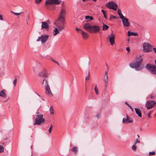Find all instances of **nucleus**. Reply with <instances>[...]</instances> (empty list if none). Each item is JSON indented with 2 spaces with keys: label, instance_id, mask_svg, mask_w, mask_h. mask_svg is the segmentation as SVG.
I'll use <instances>...</instances> for the list:
<instances>
[{
  "label": "nucleus",
  "instance_id": "nucleus-43",
  "mask_svg": "<svg viewBox=\"0 0 156 156\" xmlns=\"http://www.w3.org/2000/svg\"><path fill=\"white\" fill-rule=\"evenodd\" d=\"M140 141L138 140V139H136L135 140V141L134 143V144H136L138 143H140Z\"/></svg>",
  "mask_w": 156,
  "mask_h": 156
},
{
  "label": "nucleus",
  "instance_id": "nucleus-37",
  "mask_svg": "<svg viewBox=\"0 0 156 156\" xmlns=\"http://www.w3.org/2000/svg\"><path fill=\"white\" fill-rule=\"evenodd\" d=\"M35 2L37 4L40 3L42 1V0H35Z\"/></svg>",
  "mask_w": 156,
  "mask_h": 156
},
{
  "label": "nucleus",
  "instance_id": "nucleus-31",
  "mask_svg": "<svg viewBox=\"0 0 156 156\" xmlns=\"http://www.w3.org/2000/svg\"><path fill=\"white\" fill-rule=\"evenodd\" d=\"M44 70H42L41 72H40L38 73V75L40 77H42L43 75V74L44 73Z\"/></svg>",
  "mask_w": 156,
  "mask_h": 156
},
{
  "label": "nucleus",
  "instance_id": "nucleus-40",
  "mask_svg": "<svg viewBox=\"0 0 156 156\" xmlns=\"http://www.w3.org/2000/svg\"><path fill=\"white\" fill-rule=\"evenodd\" d=\"M17 79H15L13 81V83L14 85V86L15 87L16 86V83H17Z\"/></svg>",
  "mask_w": 156,
  "mask_h": 156
},
{
  "label": "nucleus",
  "instance_id": "nucleus-19",
  "mask_svg": "<svg viewBox=\"0 0 156 156\" xmlns=\"http://www.w3.org/2000/svg\"><path fill=\"white\" fill-rule=\"evenodd\" d=\"M135 111L136 113L138 115L139 117H142L141 111L139 108H135Z\"/></svg>",
  "mask_w": 156,
  "mask_h": 156
},
{
  "label": "nucleus",
  "instance_id": "nucleus-30",
  "mask_svg": "<svg viewBox=\"0 0 156 156\" xmlns=\"http://www.w3.org/2000/svg\"><path fill=\"white\" fill-rule=\"evenodd\" d=\"M4 151V148L2 146L0 145V153L3 152Z\"/></svg>",
  "mask_w": 156,
  "mask_h": 156
},
{
  "label": "nucleus",
  "instance_id": "nucleus-59",
  "mask_svg": "<svg viewBox=\"0 0 156 156\" xmlns=\"http://www.w3.org/2000/svg\"><path fill=\"white\" fill-rule=\"evenodd\" d=\"M105 74L106 75V76H108V73L107 72H105Z\"/></svg>",
  "mask_w": 156,
  "mask_h": 156
},
{
  "label": "nucleus",
  "instance_id": "nucleus-58",
  "mask_svg": "<svg viewBox=\"0 0 156 156\" xmlns=\"http://www.w3.org/2000/svg\"><path fill=\"white\" fill-rule=\"evenodd\" d=\"M154 96H151V99H154Z\"/></svg>",
  "mask_w": 156,
  "mask_h": 156
},
{
  "label": "nucleus",
  "instance_id": "nucleus-41",
  "mask_svg": "<svg viewBox=\"0 0 156 156\" xmlns=\"http://www.w3.org/2000/svg\"><path fill=\"white\" fill-rule=\"evenodd\" d=\"M52 127H53L52 125H51V126L50 127V128H49V129H48V132L49 133H51L52 130Z\"/></svg>",
  "mask_w": 156,
  "mask_h": 156
},
{
  "label": "nucleus",
  "instance_id": "nucleus-51",
  "mask_svg": "<svg viewBox=\"0 0 156 156\" xmlns=\"http://www.w3.org/2000/svg\"><path fill=\"white\" fill-rule=\"evenodd\" d=\"M61 5H62V8H63V9H65V6L64 4L63 3H62L61 4Z\"/></svg>",
  "mask_w": 156,
  "mask_h": 156
},
{
  "label": "nucleus",
  "instance_id": "nucleus-52",
  "mask_svg": "<svg viewBox=\"0 0 156 156\" xmlns=\"http://www.w3.org/2000/svg\"><path fill=\"white\" fill-rule=\"evenodd\" d=\"M51 60H52L53 62H54L55 63H56V64H57V62H58L57 61H55V60H54V59H51Z\"/></svg>",
  "mask_w": 156,
  "mask_h": 156
},
{
  "label": "nucleus",
  "instance_id": "nucleus-32",
  "mask_svg": "<svg viewBox=\"0 0 156 156\" xmlns=\"http://www.w3.org/2000/svg\"><path fill=\"white\" fill-rule=\"evenodd\" d=\"M48 76V74L46 73L44 71L43 74V75L42 77L44 78H46Z\"/></svg>",
  "mask_w": 156,
  "mask_h": 156
},
{
  "label": "nucleus",
  "instance_id": "nucleus-42",
  "mask_svg": "<svg viewBox=\"0 0 156 156\" xmlns=\"http://www.w3.org/2000/svg\"><path fill=\"white\" fill-rule=\"evenodd\" d=\"M11 12L12 13H13L14 14H15L16 15H19L20 14H21L22 13V12H20V13H16V12H13L12 11H11Z\"/></svg>",
  "mask_w": 156,
  "mask_h": 156
},
{
  "label": "nucleus",
  "instance_id": "nucleus-64",
  "mask_svg": "<svg viewBox=\"0 0 156 156\" xmlns=\"http://www.w3.org/2000/svg\"><path fill=\"white\" fill-rule=\"evenodd\" d=\"M155 64L156 65V59L155 60Z\"/></svg>",
  "mask_w": 156,
  "mask_h": 156
},
{
  "label": "nucleus",
  "instance_id": "nucleus-21",
  "mask_svg": "<svg viewBox=\"0 0 156 156\" xmlns=\"http://www.w3.org/2000/svg\"><path fill=\"white\" fill-rule=\"evenodd\" d=\"M0 96L3 98H5L6 97V94L3 90H2L0 91Z\"/></svg>",
  "mask_w": 156,
  "mask_h": 156
},
{
  "label": "nucleus",
  "instance_id": "nucleus-11",
  "mask_svg": "<svg viewBox=\"0 0 156 156\" xmlns=\"http://www.w3.org/2000/svg\"><path fill=\"white\" fill-rule=\"evenodd\" d=\"M122 121L124 123L128 124L133 122V119L129 117L128 115H127L126 118H123Z\"/></svg>",
  "mask_w": 156,
  "mask_h": 156
},
{
  "label": "nucleus",
  "instance_id": "nucleus-57",
  "mask_svg": "<svg viewBox=\"0 0 156 156\" xmlns=\"http://www.w3.org/2000/svg\"><path fill=\"white\" fill-rule=\"evenodd\" d=\"M0 20H3L2 16L1 15H0Z\"/></svg>",
  "mask_w": 156,
  "mask_h": 156
},
{
  "label": "nucleus",
  "instance_id": "nucleus-20",
  "mask_svg": "<svg viewBox=\"0 0 156 156\" xmlns=\"http://www.w3.org/2000/svg\"><path fill=\"white\" fill-rule=\"evenodd\" d=\"M61 24H62V26H60L58 23L56 26L58 28V30L59 31H62L63 29L64 28V24H63L61 22H60Z\"/></svg>",
  "mask_w": 156,
  "mask_h": 156
},
{
  "label": "nucleus",
  "instance_id": "nucleus-56",
  "mask_svg": "<svg viewBox=\"0 0 156 156\" xmlns=\"http://www.w3.org/2000/svg\"><path fill=\"white\" fill-rule=\"evenodd\" d=\"M33 70H34V72H36L37 71L36 70V69H35L34 68H33Z\"/></svg>",
  "mask_w": 156,
  "mask_h": 156
},
{
  "label": "nucleus",
  "instance_id": "nucleus-36",
  "mask_svg": "<svg viewBox=\"0 0 156 156\" xmlns=\"http://www.w3.org/2000/svg\"><path fill=\"white\" fill-rule=\"evenodd\" d=\"M113 19H117V18L116 17V16H113L112 15H111L110 16V18L109 20H111L112 19H113Z\"/></svg>",
  "mask_w": 156,
  "mask_h": 156
},
{
  "label": "nucleus",
  "instance_id": "nucleus-53",
  "mask_svg": "<svg viewBox=\"0 0 156 156\" xmlns=\"http://www.w3.org/2000/svg\"><path fill=\"white\" fill-rule=\"evenodd\" d=\"M125 104L127 105V106H128V107L129 106H130L126 102H125Z\"/></svg>",
  "mask_w": 156,
  "mask_h": 156
},
{
  "label": "nucleus",
  "instance_id": "nucleus-24",
  "mask_svg": "<svg viewBox=\"0 0 156 156\" xmlns=\"http://www.w3.org/2000/svg\"><path fill=\"white\" fill-rule=\"evenodd\" d=\"M104 83L105 84V88H106L107 86H108V76H106V79H105L104 80Z\"/></svg>",
  "mask_w": 156,
  "mask_h": 156
},
{
  "label": "nucleus",
  "instance_id": "nucleus-62",
  "mask_svg": "<svg viewBox=\"0 0 156 156\" xmlns=\"http://www.w3.org/2000/svg\"><path fill=\"white\" fill-rule=\"evenodd\" d=\"M92 1H94V2H96L97 0H92Z\"/></svg>",
  "mask_w": 156,
  "mask_h": 156
},
{
  "label": "nucleus",
  "instance_id": "nucleus-22",
  "mask_svg": "<svg viewBox=\"0 0 156 156\" xmlns=\"http://www.w3.org/2000/svg\"><path fill=\"white\" fill-rule=\"evenodd\" d=\"M71 151L74 153L75 154H76L77 153V151H78V148L76 146H74L71 149Z\"/></svg>",
  "mask_w": 156,
  "mask_h": 156
},
{
  "label": "nucleus",
  "instance_id": "nucleus-15",
  "mask_svg": "<svg viewBox=\"0 0 156 156\" xmlns=\"http://www.w3.org/2000/svg\"><path fill=\"white\" fill-rule=\"evenodd\" d=\"M91 25L89 23H84L83 24L84 28L86 30H87L89 32V30L91 28Z\"/></svg>",
  "mask_w": 156,
  "mask_h": 156
},
{
  "label": "nucleus",
  "instance_id": "nucleus-9",
  "mask_svg": "<svg viewBox=\"0 0 156 156\" xmlns=\"http://www.w3.org/2000/svg\"><path fill=\"white\" fill-rule=\"evenodd\" d=\"M152 48V46L149 43H144L143 46V51L145 52H151V49Z\"/></svg>",
  "mask_w": 156,
  "mask_h": 156
},
{
  "label": "nucleus",
  "instance_id": "nucleus-4",
  "mask_svg": "<svg viewBox=\"0 0 156 156\" xmlns=\"http://www.w3.org/2000/svg\"><path fill=\"white\" fill-rule=\"evenodd\" d=\"M145 68L151 73L156 75V66L155 65L147 64L146 65Z\"/></svg>",
  "mask_w": 156,
  "mask_h": 156
},
{
  "label": "nucleus",
  "instance_id": "nucleus-28",
  "mask_svg": "<svg viewBox=\"0 0 156 156\" xmlns=\"http://www.w3.org/2000/svg\"><path fill=\"white\" fill-rule=\"evenodd\" d=\"M137 147L136 144H134L132 146L131 148L132 150L134 151H136Z\"/></svg>",
  "mask_w": 156,
  "mask_h": 156
},
{
  "label": "nucleus",
  "instance_id": "nucleus-60",
  "mask_svg": "<svg viewBox=\"0 0 156 156\" xmlns=\"http://www.w3.org/2000/svg\"><path fill=\"white\" fill-rule=\"evenodd\" d=\"M90 61H89V62H88V65H89H89H90Z\"/></svg>",
  "mask_w": 156,
  "mask_h": 156
},
{
  "label": "nucleus",
  "instance_id": "nucleus-38",
  "mask_svg": "<svg viewBox=\"0 0 156 156\" xmlns=\"http://www.w3.org/2000/svg\"><path fill=\"white\" fill-rule=\"evenodd\" d=\"M119 16H120V18L121 19H122H122H124V18L125 17L123 16V15L121 13L120 14H119L118 15Z\"/></svg>",
  "mask_w": 156,
  "mask_h": 156
},
{
  "label": "nucleus",
  "instance_id": "nucleus-2",
  "mask_svg": "<svg viewBox=\"0 0 156 156\" xmlns=\"http://www.w3.org/2000/svg\"><path fill=\"white\" fill-rule=\"evenodd\" d=\"M35 115L37 118L35 119V122L34 123V125L37 124L41 125L42 123V124L45 123V120L43 118V115L42 114L37 112H36Z\"/></svg>",
  "mask_w": 156,
  "mask_h": 156
},
{
  "label": "nucleus",
  "instance_id": "nucleus-26",
  "mask_svg": "<svg viewBox=\"0 0 156 156\" xmlns=\"http://www.w3.org/2000/svg\"><path fill=\"white\" fill-rule=\"evenodd\" d=\"M109 28V27L108 25H107L105 24H104L103 23V25L102 26V29L103 30H107Z\"/></svg>",
  "mask_w": 156,
  "mask_h": 156
},
{
  "label": "nucleus",
  "instance_id": "nucleus-25",
  "mask_svg": "<svg viewBox=\"0 0 156 156\" xmlns=\"http://www.w3.org/2000/svg\"><path fill=\"white\" fill-rule=\"evenodd\" d=\"M53 31L54 32L53 33V34L54 36L56 35L57 34H58L59 33V31L57 28H55Z\"/></svg>",
  "mask_w": 156,
  "mask_h": 156
},
{
  "label": "nucleus",
  "instance_id": "nucleus-29",
  "mask_svg": "<svg viewBox=\"0 0 156 156\" xmlns=\"http://www.w3.org/2000/svg\"><path fill=\"white\" fill-rule=\"evenodd\" d=\"M94 90H95V91L96 93V94L97 95H98L99 94L98 91V90L97 87V85L96 84L95 85V87L94 88Z\"/></svg>",
  "mask_w": 156,
  "mask_h": 156
},
{
  "label": "nucleus",
  "instance_id": "nucleus-46",
  "mask_svg": "<svg viewBox=\"0 0 156 156\" xmlns=\"http://www.w3.org/2000/svg\"><path fill=\"white\" fill-rule=\"evenodd\" d=\"M117 13L118 15L119 14L121 13V10L120 9H118Z\"/></svg>",
  "mask_w": 156,
  "mask_h": 156
},
{
  "label": "nucleus",
  "instance_id": "nucleus-35",
  "mask_svg": "<svg viewBox=\"0 0 156 156\" xmlns=\"http://www.w3.org/2000/svg\"><path fill=\"white\" fill-rule=\"evenodd\" d=\"M50 112L51 114H53V109L52 107L51 106L50 108Z\"/></svg>",
  "mask_w": 156,
  "mask_h": 156
},
{
  "label": "nucleus",
  "instance_id": "nucleus-14",
  "mask_svg": "<svg viewBox=\"0 0 156 156\" xmlns=\"http://www.w3.org/2000/svg\"><path fill=\"white\" fill-rule=\"evenodd\" d=\"M122 23L123 25L126 27H128L129 24L128 21V19L127 18H125L122 20Z\"/></svg>",
  "mask_w": 156,
  "mask_h": 156
},
{
  "label": "nucleus",
  "instance_id": "nucleus-17",
  "mask_svg": "<svg viewBox=\"0 0 156 156\" xmlns=\"http://www.w3.org/2000/svg\"><path fill=\"white\" fill-rule=\"evenodd\" d=\"M81 33L82 35V37L83 39H87L88 38V35L87 33L83 30H81Z\"/></svg>",
  "mask_w": 156,
  "mask_h": 156
},
{
  "label": "nucleus",
  "instance_id": "nucleus-50",
  "mask_svg": "<svg viewBox=\"0 0 156 156\" xmlns=\"http://www.w3.org/2000/svg\"><path fill=\"white\" fill-rule=\"evenodd\" d=\"M126 50L128 51L129 52L130 51V48L129 47H127L126 48Z\"/></svg>",
  "mask_w": 156,
  "mask_h": 156
},
{
  "label": "nucleus",
  "instance_id": "nucleus-13",
  "mask_svg": "<svg viewBox=\"0 0 156 156\" xmlns=\"http://www.w3.org/2000/svg\"><path fill=\"white\" fill-rule=\"evenodd\" d=\"M45 93L47 94L50 95V96H53V94L51 90L50 86L45 87Z\"/></svg>",
  "mask_w": 156,
  "mask_h": 156
},
{
  "label": "nucleus",
  "instance_id": "nucleus-39",
  "mask_svg": "<svg viewBox=\"0 0 156 156\" xmlns=\"http://www.w3.org/2000/svg\"><path fill=\"white\" fill-rule=\"evenodd\" d=\"M119 16H120V18L121 19H122H122H124V18L125 17L123 16V15L121 13L120 14H119L118 15Z\"/></svg>",
  "mask_w": 156,
  "mask_h": 156
},
{
  "label": "nucleus",
  "instance_id": "nucleus-54",
  "mask_svg": "<svg viewBox=\"0 0 156 156\" xmlns=\"http://www.w3.org/2000/svg\"><path fill=\"white\" fill-rule=\"evenodd\" d=\"M129 107L130 108V109H131L132 111H133V109L131 106H129Z\"/></svg>",
  "mask_w": 156,
  "mask_h": 156
},
{
  "label": "nucleus",
  "instance_id": "nucleus-1",
  "mask_svg": "<svg viewBox=\"0 0 156 156\" xmlns=\"http://www.w3.org/2000/svg\"><path fill=\"white\" fill-rule=\"evenodd\" d=\"M141 55H139L137 57L135 62L130 63L129 66L133 69H134L136 71H138L141 70L140 67L143 61V58H141Z\"/></svg>",
  "mask_w": 156,
  "mask_h": 156
},
{
  "label": "nucleus",
  "instance_id": "nucleus-7",
  "mask_svg": "<svg viewBox=\"0 0 156 156\" xmlns=\"http://www.w3.org/2000/svg\"><path fill=\"white\" fill-rule=\"evenodd\" d=\"M61 2V0H47L45 1V4L46 5H57Z\"/></svg>",
  "mask_w": 156,
  "mask_h": 156
},
{
  "label": "nucleus",
  "instance_id": "nucleus-55",
  "mask_svg": "<svg viewBox=\"0 0 156 156\" xmlns=\"http://www.w3.org/2000/svg\"><path fill=\"white\" fill-rule=\"evenodd\" d=\"M153 50L156 53V48H153Z\"/></svg>",
  "mask_w": 156,
  "mask_h": 156
},
{
  "label": "nucleus",
  "instance_id": "nucleus-48",
  "mask_svg": "<svg viewBox=\"0 0 156 156\" xmlns=\"http://www.w3.org/2000/svg\"><path fill=\"white\" fill-rule=\"evenodd\" d=\"M46 79H44L42 82V85H44L45 83V82L46 81Z\"/></svg>",
  "mask_w": 156,
  "mask_h": 156
},
{
  "label": "nucleus",
  "instance_id": "nucleus-3",
  "mask_svg": "<svg viewBox=\"0 0 156 156\" xmlns=\"http://www.w3.org/2000/svg\"><path fill=\"white\" fill-rule=\"evenodd\" d=\"M66 10L65 9L62 8L59 17L57 20V22L60 21L63 24H64L65 20L64 16L66 15Z\"/></svg>",
  "mask_w": 156,
  "mask_h": 156
},
{
  "label": "nucleus",
  "instance_id": "nucleus-5",
  "mask_svg": "<svg viewBox=\"0 0 156 156\" xmlns=\"http://www.w3.org/2000/svg\"><path fill=\"white\" fill-rule=\"evenodd\" d=\"M156 105V102L153 100L148 101L146 102L145 106L147 110L154 107Z\"/></svg>",
  "mask_w": 156,
  "mask_h": 156
},
{
  "label": "nucleus",
  "instance_id": "nucleus-44",
  "mask_svg": "<svg viewBox=\"0 0 156 156\" xmlns=\"http://www.w3.org/2000/svg\"><path fill=\"white\" fill-rule=\"evenodd\" d=\"M89 75H90V72H89V71L88 75L87 76V77H86V80H89Z\"/></svg>",
  "mask_w": 156,
  "mask_h": 156
},
{
  "label": "nucleus",
  "instance_id": "nucleus-63",
  "mask_svg": "<svg viewBox=\"0 0 156 156\" xmlns=\"http://www.w3.org/2000/svg\"><path fill=\"white\" fill-rule=\"evenodd\" d=\"M137 136L138 137H140V136H139V135H138V134H137Z\"/></svg>",
  "mask_w": 156,
  "mask_h": 156
},
{
  "label": "nucleus",
  "instance_id": "nucleus-49",
  "mask_svg": "<svg viewBox=\"0 0 156 156\" xmlns=\"http://www.w3.org/2000/svg\"><path fill=\"white\" fill-rule=\"evenodd\" d=\"M76 30L78 31L80 30V31L81 32V30H82L81 29H79V28H76Z\"/></svg>",
  "mask_w": 156,
  "mask_h": 156
},
{
  "label": "nucleus",
  "instance_id": "nucleus-47",
  "mask_svg": "<svg viewBox=\"0 0 156 156\" xmlns=\"http://www.w3.org/2000/svg\"><path fill=\"white\" fill-rule=\"evenodd\" d=\"M100 116V113H98L96 115V117H97V118H99V117Z\"/></svg>",
  "mask_w": 156,
  "mask_h": 156
},
{
  "label": "nucleus",
  "instance_id": "nucleus-6",
  "mask_svg": "<svg viewBox=\"0 0 156 156\" xmlns=\"http://www.w3.org/2000/svg\"><path fill=\"white\" fill-rule=\"evenodd\" d=\"M106 5L108 8L114 10H116L118 7L117 4L112 1L108 2L106 3Z\"/></svg>",
  "mask_w": 156,
  "mask_h": 156
},
{
  "label": "nucleus",
  "instance_id": "nucleus-33",
  "mask_svg": "<svg viewBox=\"0 0 156 156\" xmlns=\"http://www.w3.org/2000/svg\"><path fill=\"white\" fill-rule=\"evenodd\" d=\"M101 11L103 12L104 16V17H105V18L106 19H107V16L105 14V13L106 12L103 10H101Z\"/></svg>",
  "mask_w": 156,
  "mask_h": 156
},
{
  "label": "nucleus",
  "instance_id": "nucleus-23",
  "mask_svg": "<svg viewBox=\"0 0 156 156\" xmlns=\"http://www.w3.org/2000/svg\"><path fill=\"white\" fill-rule=\"evenodd\" d=\"M85 19L86 20H87V21H88L89 20H91L93 19V18L92 16H85Z\"/></svg>",
  "mask_w": 156,
  "mask_h": 156
},
{
  "label": "nucleus",
  "instance_id": "nucleus-12",
  "mask_svg": "<svg viewBox=\"0 0 156 156\" xmlns=\"http://www.w3.org/2000/svg\"><path fill=\"white\" fill-rule=\"evenodd\" d=\"M115 35L112 33L109 34L108 36L110 44L112 45H113L115 43Z\"/></svg>",
  "mask_w": 156,
  "mask_h": 156
},
{
  "label": "nucleus",
  "instance_id": "nucleus-45",
  "mask_svg": "<svg viewBox=\"0 0 156 156\" xmlns=\"http://www.w3.org/2000/svg\"><path fill=\"white\" fill-rule=\"evenodd\" d=\"M152 111L150 112L147 113V116L148 118H150V115L151 113L152 112Z\"/></svg>",
  "mask_w": 156,
  "mask_h": 156
},
{
  "label": "nucleus",
  "instance_id": "nucleus-16",
  "mask_svg": "<svg viewBox=\"0 0 156 156\" xmlns=\"http://www.w3.org/2000/svg\"><path fill=\"white\" fill-rule=\"evenodd\" d=\"M41 29H47L49 28L48 24L45 22H41Z\"/></svg>",
  "mask_w": 156,
  "mask_h": 156
},
{
  "label": "nucleus",
  "instance_id": "nucleus-10",
  "mask_svg": "<svg viewBox=\"0 0 156 156\" xmlns=\"http://www.w3.org/2000/svg\"><path fill=\"white\" fill-rule=\"evenodd\" d=\"M100 29V27L98 26H91L90 29L89 30V32L90 33H96L99 31Z\"/></svg>",
  "mask_w": 156,
  "mask_h": 156
},
{
  "label": "nucleus",
  "instance_id": "nucleus-18",
  "mask_svg": "<svg viewBox=\"0 0 156 156\" xmlns=\"http://www.w3.org/2000/svg\"><path fill=\"white\" fill-rule=\"evenodd\" d=\"M127 34L129 36H138V33L131 32L130 31H129L128 32Z\"/></svg>",
  "mask_w": 156,
  "mask_h": 156
},
{
  "label": "nucleus",
  "instance_id": "nucleus-61",
  "mask_svg": "<svg viewBox=\"0 0 156 156\" xmlns=\"http://www.w3.org/2000/svg\"><path fill=\"white\" fill-rule=\"evenodd\" d=\"M57 64L58 65V66H59V63L57 62Z\"/></svg>",
  "mask_w": 156,
  "mask_h": 156
},
{
  "label": "nucleus",
  "instance_id": "nucleus-34",
  "mask_svg": "<svg viewBox=\"0 0 156 156\" xmlns=\"http://www.w3.org/2000/svg\"><path fill=\"white\" fill-rule=\"evenodd\" d=\"M155 153L154 151H153L152 152H149V156L151 155H155Z\"/></svg>",
  "mask_w": 156,
  "mask_h": 156
},
{
  "label": "nucleus",
  "instance_id": "nucleus-8",
  "mask_svg": "<svg viewBox=\"0 0 156 156\" xmlns=\"http://www.w3.org/2000/svg\"><path fill=\"white\" fill-rule=\"evenodd\" d=\"M48 35L43 34L41 36L39 37L37 40V41H41L42 43L44 44L48 40L49 37Z\"/></svg>",
  "mask_w": 156,
  "mask_h": 156
},
{
  "label": "nucleus",
  "instance_id": "nucleus-27",
  "mask_svg": "<svg viewBox=\"0 0 156 156\" xmlns=\"http://www.w3.org/2000/svg\"><path fill=\"white\" fill-rule=\"evenodd\" d=\"M44 85V86L45 88L49 86L48 81V80L46 79Z\"/></svg>",
  "mask_w": 156,
  "mask_h": 156
}]
</instances>
